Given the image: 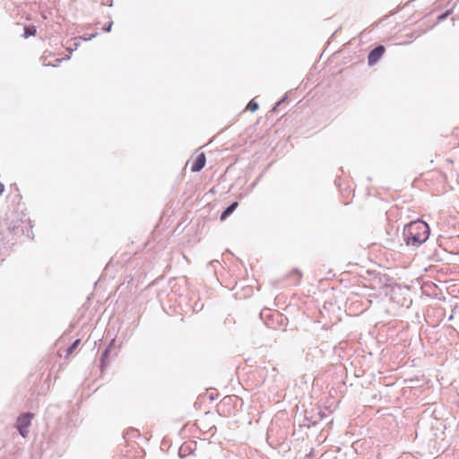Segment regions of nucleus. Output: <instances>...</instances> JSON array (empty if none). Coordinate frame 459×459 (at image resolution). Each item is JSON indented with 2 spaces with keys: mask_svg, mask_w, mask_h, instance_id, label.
<instances>
[{
  "mask_svg": "<svg viewBox=\"0 0 459 459\" xmlns=\"http://www.w3.org/2000/svg\"><path fill=\"white\" fill-rule=\"evenodd\" d=\"M429 227L422 221H414L406 225L404 229V239L408 246L420 247L429 237Z\"/></svg>",
  "mask_w": 459,
  "mask_h": 459,
  "instance_id": "1",
  "label": "nucleus"
},
{
  "mask_svg": "<svg viewBox=\"0 0 459 459\" xmlns=\"http://www.w3.org/2000/svg\"><path fill=\"white\" fill-rule=\"evenodd\" d=\"M205 162V154L204 152H195L187 161L186 165H190L191 171L198 172L204 167Z\"/></svg>",
  "mask_w": 459,
  "mask_h": 459,
  "instance_id": "2",
  "label": "nucleus"
},
{
  "mask_svg": "<svg viewBox=\"0 0 459 459\" xmlns=\"http://www.w3.org/2000/svg\"><path fill=\"white\" fill-rule=\"evenodd\" d=\"M32 417H33V414H31V413H24L18 418L17 428H18L20 434L23 437H26L28 435V428L30 425Z\"/></svg>",
  "mask_w": 459,
  "mask_h": 459,
  "instance_id": "3",
  "label": "nucleus"
},
{
  "mask_svg": "<svg viewBox=\"0 0 459 459\" xmlns=\"http://www.w3.org/2000/svg\"><path fill=\"white\" fill-rule=\"evenodd\" d=\"M65 58H54V54L51 51H45L41 60L43 65L46 66H57Z\"/></svg>",
  "mask_w": 459,
  "mask_h": 459,
  "instance_id": "4",
  "label": "nucleus"
},
{
  "mask_svg": "<svg viewBox=\"0 0 459 459\" xmlns=\"http://www.w3.org/2000/svg\"><path fill=\"white\" fill-rule=\"evenodd\" d=\"M385 47L378 46L370 51L368 56V62L369 65H374L384 55Z\"/></svg>",
  "mask_w": 459,
  "mask_h": 459,
  "instance_id": "5",
  "label": "nucleus"
},
{
  "mask_svg": "<svg viewBox=\"0 0 459 459\" xmlns=\"http://www.w3.org/2000/svg\"><path fill=\"white\" fill-rule=\"evenodd\" d=\"M238 202H234L232 204H230L226 210L221 213V220L224 221L228 216H230L235 209L238 207Z\"/></svg>",
  "mask_w": 459,
  "mask_h": 459,
  "instance_id": "6",
  "label": "nucleus"
},
{
  "mask_svg": "<svg viewBox=\"0 0 459 459\" xmlns=\"http://www.w3.org/2000/svg\"><path fill=\"white\" fill-rule=\"evenodd\" d=\"M375 279L378 281L379 284L385 287L388 286L391 281V278L387 274L378 273L376 275Z\"/></svg>",
  "mask_w": 459,
  "mask_h": 459,
  "instance_id": "7",
  "label": "nucleus"
},
{
  "mask_svg": "<svg viewBox=\"0 0 459 459\" xmlns=\"http://www.w3.org/2000/svg\"><path fill=\"white\" fill-rule=\"evenodd\" d=\"M288 277L292 279L295 284H299L301 281L302 273L299 270H292L288 274Z\"/></svg>",
  "mask_w": 459,
  "mask_h": 459,
  "instance_id": "8",
  "label": "nucleus"
},
{
  "mask_svg": "<svg viewBox=\"0 0 459 459\" xmlns=\"http://www.w3.org/2000/svg\"><path fill=\"white\" fill-rule=\"evenodd\" d=\"M36 28L35 26H28V27H25L24 28V34H23V37L24 38H29L30 36H35L36 35Z\"/></svg>",
  "mask_w": 459,
  "mask_h": 459,
  "instance_id": "9",
  "label": "nucleus"
},
{
  "mask_svg": "<svg viewBox=\"0 0 459 459\" xmlns=\"http://www.w3.org/2000/svg\"><path fill=\"white\" fill-rule=\"evenodd\" d=\"M247 109L251 111V112H255V110L258 109V103L254 101V100H251L247 106Z\"/></svg>",
  "mask_w": 459,
  "mask_h": 459,
  "instance_id": "10",
  "label": "nucleus"
},
{
  "mask_svg": "<svg viewBox=\"0 0 459 459\" xmlns=\"http://www.w3.org/2000/svg\"><path fill=\"white\" fill-rule=\"evenodd\" d=\"M79 343L80 340L78 339L71 345V347L68 348L67 356H69L74 351V350L79 345Z\"/></svg>",
  "mask_w": 459,
  "mask_h": 459,
  "instance_id": "11",
  "label": "nucleus"
},
{
  "mask_svg": "<svg viewBox=\"0 0 459 459\" xmlns=\"http://www.w3.org/2000/svg\"><path fill=\"white\" fill-rule=\"evenodd\" d=\"M452 12L451 11H447L446 13H445L444 14L438 16V21H442L444 20L445 18H446Z\"/></svg>",
  "mask_w": 459,
  "mask_h": 459,
  "instance_id": "12",
  "label": "nucleus"
},
{
  "mask_svg": "<svg viewBox=\"0 0 459 459\" xmlns=\"http://www.w3.org/2000/svg\"><path fill=\"white\" fill-rule=\"evenodd\" d=\"M4 186L3 184H0V195L4 192Z\"/></svg>",
  "mask_w": 459,
  "mask_h": 459,
  "instance_id": "13",
  "label": "nucleus"
}]
</instances>
